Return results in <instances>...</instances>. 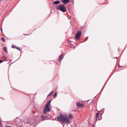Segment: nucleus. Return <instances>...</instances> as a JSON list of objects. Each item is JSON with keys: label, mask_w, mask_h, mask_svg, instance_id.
Returning <instances> with one entry per match:
<instances>
[{"label": "nucleus", "mask_w": 127, "mask_h": 127, "mask_svg": "<svg viewBox=\"0 0 127 127\" xmlns=\"http://www.w3.org/2000/svg\"><path fill=\"white\" fill-rule=\"evenodd\" d=\"M44 109L47 111L49 112L51 110V106H49L46 105H45V107Z\"/></svg>", "instance_id": "obj_4"}, {"label": "nucleus", "mask_w": 127, "mask_h": 127, "mask_svg": "<svg viewBox=\"0 0 127 127\" xmlns=\"http://www.w3.org/2000/svg\"><path fill=\"white\" fill-rule=\"evenodd\" d=\"M98 113H97L96 114V121L97 120H99V119L98 118Z\"/></svg>", "instance_id": "obj_9"}, {"label": "nucleus", "mask_w": 127, "mask_h": 127, "mask_svg": "<svg viewBox=\"0 0 127 127\" xmlns=\"http://www.w3.org/2000/svg\"><path fill=\"white\" fill-rule=\"evenodd\" d=\"M46 110L45 109H44V110H43L44 113H46Z\"/></svg>", "instance_id": "obj_17"}, {"label": "nucleus", "mask_w": 127, "mask_h": 127, "mask_svg": "<svg viewBox=\"0 0 127 127\" xmlns=\"http://www.w3.org/2000/svg\"><path fill=\"white\" fill-rule=\"evenodd\" d=\"M1 31H2V28H1Z\"/></svg>", "instance_id": "obj_26"}, {"label": "nucleus", "mask_w": 127, "mask_h": 127, "mask_svg": "<svg viewBox=\"0 0 127 127\" xmlns=\"http://www.w3.org/2000/svg\"><path fill=\"white\" fill-rule=\"evenodd\" d=\"M69 0H62V2L65 4H67L69 2Z\"/></svg>", "instance_id": "obj_6"}, {"label": "nucleus", "mask_w": 127, "mask_h": 127, "mask_svg": "<svg viewBox=\"0 0 127 127\" xmlns=\"http://www.w3.org/2000/svg\"><path fill=\"white\" fill-rule=\"evenodd\" d=\"M2 126V124H0V127Z\"/></svg>", "instance_id": "obj_22"}, {"label": "nucleus", "mask_w": 127, "mask_h": 127, "mask_svg": "<svg viewBox=\"0 0 127 127\" xmlns=\"http://www.w3.org/2000/svg\"><path fill=\"white\" fill-rule=\"evenodd\" d=\"M14 45H12V47L13 48H16V47H14Z\"/></svg>", "instance_id": "obj_20"}, {"label": "nucleus", "mask_w": 127, "mask_h": 127, "mask_svg": "<svg viewBox=\"0 0 127 127\" xmlns=\"http://www.w3.org/2000/svg\"><path fill=\"white\" fill-rule=\"evenodd\" d=\"M1 39L3 41H4V42L5 41V40L4 39L3 37H2L1 38Z\"/></svg>", "instance_id": "obj_16"}, {"label": "nucleus", "mask_w": 127, "mask_h": 127, "mask_svg": "<svg viewBox=\"0 0 127 127\" xmlns=\"http://www.w3.org/2000/svg\"><path fill=\"white\" fill-rule=\"evenodd\" d=\"M16 48L18 50H20V49L19 48L16 47Z\"/></svg>", "instance_id": "obj_19"}, {"label": "nucleus", "mask_w": 127, "mask_h": 127, "mask_svg": "<svg viewBox=\"0 0 127 127\" xmlns=\"http://www.w3.org/2000/svg\"><path fill=\"white\" fill-rule=\"evenodd\" d=\"M54 93V91H52L47 96H51Z\"/></svg>", "instance_id": "obj_11"}, {"label": "nucleus", "mask_w": 127, "mask_h": 127, "mask_svg": "<svg viewBox=\"0 0 127 127\" xmlns=\"http://www.w3.org/2000/svg\"><path fill=\"white\" fill-rule=\"evenodd\" d=\"M57 119L58 121H62L63 123H68L70 122L69 120L66 118V115H64L62 114H61L60 116L58 117H57Z\"/></svg>", "instance_id": "obj_1"}, {"label": "nucleus", "mask_w": 127, "mask_h": 127, "mask_svg": "<svg viewBox=\"0 0 127 127\" xmlns=\"http://www.w3.org/2000/svg\"><path fill=\"white\" fill-rule=\"evenodd\" d=\"M3 49L5 52H6V53H8L7 48L6 47H3Z\"/></svg>", "instance_id": "obj_10"}, {"label": "nucleus", "mask_w": 127, "mask_h": 127, "mask_svg": "<svg viewBox=\"0 0 127 127\" xmlns=\"http://www.w3.org/2000/svg\"><path fill=\"white\" fill-rule=\"evenodd\" d=\"M93 101L92 100L90 102V103L91 102H92Z\"/></svg>", "instance_id": "obj_23"}, {"label": "nucleus", "mask_w": 127, "mask_h": 127, "mask_svg": "<svg viewBox=\"0 0 127 127\" xmlns=\"http://www.w3.org/2000/svg\"><path fill=\"white\" fill-rule=\"evenodd\" d=\"M24 34V35H27V34Z\"/></svg>", "instance_id": "obj_24"}, {"label": "nucleus", "mask_w": 127, "mask_h": 127, "mask_svg": "<svg viewBox=\"0 0 127 127\" xmlns=\"http://www.w3.org/2000/svg\"><path fill=\"white\" fill-rule=\"evenodd\" d=\"M3 61L1 60H0V63H1L3 62Z\"/></svg>", "instance_id": "obj_18"}, {"label": "nucleus", "mask_w": 127, "mask_h": 127, "mask_svg": "<svg viewBox=\"0 0 127 127\" xmlns=\"http://www.w3.org/2000/svg\"><path fill=\"white\" fill-rule=\"evenodd\" d=\"M1 0H0V1Z\"/></svg>", "instance_id": "obj_27"}, {"label": "nucleus", "mask_w": 127, "mask_h": 127, "mask_svg": "<svg viewBox=\"0 0 127 127\" xmlns=\"http://www.w3.org/2000/svg\"><path fill=\"white\" fill-rule=\"evenodd\" d=\"M51 100H49L47 103L46 104V105L49 106H51L50 105V102H51Z\"/></svg>", "instance_id": "obj_12"}, {"label": "nucleus", "mask_w": 127, "mask_h": 127, "mask_svg": "<svg viewBox=\"0 0 127 127\" xmlns=\"http://www.w3.org/2000/svg\"><path fill=\"white\" fill-rule=\"evenodd\" d=\"M77 107H83L84 106V105L80 103L77 102L76 103Z\"/></svg>", "instance_id": "obj_5"}, {"label": "nucleus", "mask_w": 127, "mask_h": 127, "mask_svg": "<svg viewBox=\"0 0 127 127\" xmlns=\"http://www.w3.org/2000/svg\"><path fill=\"white\" fill-rule=\"evenodd\" d=\"M1 124V122L0 121V124Z\"/></svg>", "instance_id": "obj_25"}, {"label": "nucleus", "mask_w": 127, "mask_h": 127, "mask_svg": "<svg viewBox=\"0 0 127 127\" xmlns=\"http://www.w3.org/2000/svg\"><path fill=\"white\" fill-rule=\"evenodd\" d=\"M64 56V54H62L61 55H60L59 57V60L61 61L63 59Z\"/></svg>", "instance_id": "obj_7"}, {"label": "nucleus", "mask_w": 127, "mask_h": 127, "mask_svg": "<svg viewBox=\"0 0 127 127\" xmlns=\"http://www.w3.org/2000/svg\"><path fill=\"white\" fill-rule=\"evenodd\" d=\"M57 95V93L56 92L55 93L54 96V98H55V96Z\"/></svg>", "instance_id": "obj_15"}, {"label": "nucleus", "mask_w": 127, "mask_h": 127, "mask_svg": "<svg viewBox=\"0 0 127 127\" xmlns=\"http://www.w3.org/2000/svg\"><path fill=\"white\" fill-rule=\"evenodd\" d=\"M60 2V1H55L53 2V4H59Z\"/></svg>", "instance_id": "obj_13"}, {"label": "nucleus", "mask_w": 127, "mask_h": 127, "mask_svg": "<svg viewBox=\"0 0 127 127\" xmlns=\"http://www.w3.org/2000/svg\"><path fill=\"white\" fill-rule=\"evenodd\" d=\"M82 34L81 32V31L78 32L76 33L75 36V38L77 40H79Z\"/></svg>", "instance_id": "obj_3"}, {"label": "nucleus", "mask_w": 127, "mask_h": 127, "mask_svg": "<svg viewBox=\"0 0 127 127\" xmlns=\"http://www.w3.org/2000/svg\"><path fill=\"white\" fill-rule=\"evenodd\" d=\"M41 118L42 119V121H43L45 120V117L42 116H41Z\"/></svg>", "instance_id": "obj_14"}, {"label": "nucleus", "mask_w": 127, "mask_h": 127, "mask_svg": "<svg viewBox=\"0 0 127 127\" xmlns=\"http://www.w3.org/2000/svg\"><path fill=\"white\" fill-rule=\"evenodd\" d=\"M6 127H13L11 126H6Z\"/></svg>", "instance_id": "obj_21"}, {"label": "nucleus", "mask_w": 127, "mask_h": 127, "mask_svg": "<svg viewBox=\"0 0 127 127\" xmlns=\"http://www.w3.org/2000/svg\"><path fill=\"white\" fill-rule=\"evenodd\" d=\"M72 117V116L70 114H69L67 116H66V118H67L68 119H71Z\"/></svg>", "instance_id": "obj_8"}, {"label": "nucleus", "mask_w": 127, "mask_h": 127, "mask_svg": "<svg viewBox=\"0 0 127 127\" xmlns=\"http://www.w3.org/2000/svg\"><path fill=\"white\" fill-rule=\"evenodd\" d=\"M58 9L63 12H65L66 11V8L64 5L63 4L59 5L58 8Z\"/></svg>", "instance_id": "obj_2"}]
</instances>
